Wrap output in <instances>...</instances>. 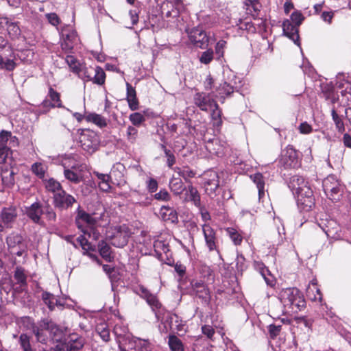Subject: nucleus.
I'll return each instance as SVG.
<instances>
[{
	"instance_id": "f257e3e1",
	"label": "nucleus",
	"mask_w": 351,
	"mask_h": 351,
	"mask_svg": "<svg viewBox=\"0 0 351 351\" xmlns=\"http://www.w3.org/2000/svg\"><path fill=\"white\" fill-rule=\"evenodd\" d=\"M108 215L102 213L98 216L97 214L90 215L84 211L80 210L75 218V223L79 229L84 234L88 235L93 239H98L100 232L99 227L105 226L108 223Z\"/></svg>"
},
{
	"instance_id": "f03ea898",
	"label": "nucleus",
	"mask_w": 351,
	"mask_h": 351,
	"mask_svg": "<svg viewBox=\"0 0 351 351\" xmlns=\"http://www.w3.org/2000/svg\"><path fill=\"white\" fill-rule=\"evenodd\" d=\"M289 187L296 195L299 209L304 212H308L313 208L315 198L313 191L302 177L299 176H293L289 182Z\"/></svg>"
},
{
	"instance_id": "7ed1b4c3",
	"label": "nucleus",
	"mask_w": 351,
	"mask_h": 351,
	"mask_svg": "<svg viewBox=\"0 0 351 351\" xmlns=\"http://www.w3.org/2000/svg\"><path fill=\"white\" fill-rule=\"evenodd\" d=\"M279 299L286 311L296 312L305 306L302 293L297 288H287L279 293Z\"/></svg>"
},
{
	"instance_id": "20e7f679",
	"label": "nucleus",
	"mask_w": 351,
	"mask_h": 351,
	"mask_svg": "<svg viewBox=\"0 0 351 351\" xmlns=\"http://www.w3.org/2000/svg\"><path fill=\"white\" fill-rule=\"evenodd\" d=\"M130 232L125 226L110 227L106 231V239L112 245L117 247H123L128 242Z\"/></svg>"
},
{
	"instance_id": "39448f33",
	"label": "nucleus",
	"mask_w": 351,
	"mask_h": 351,
	"mask_svg": "<svg viewBox=\"0 0 351 351\" xmlns=\"http://www.w3.org/2000/svg\"><path fill=\"white\" fill-rule=\"evenodd\" d=\"M322 184L324 193L331 200H339L342 194V187L334 176H328L326 178Z\"/></svg>"
},
{
	"instance_id": "423d86ee",
	"label": "nucleus",
	"mask_w": 351,
	"mask_h": 351,
	"mask_svg": "<svg viewBox=\"0 0 351 351\" xmlns=\"http://www.w3.org/2000/svg\"><path fill=\"white\" fill-rule=\"evenodd\" d=\"M280 163L285 168H297L300 166L298 152L291 145H288L282 152Z\"/></svg>"
},
{
	"instance_id": "0eeeda50",
	"label": "nucleus",
	"mask_w": 351,
	"mask_h": 351,
	"mask_svg": "<svg viewBox=\"0 0 351 351\" xmlns=\"http://www.w3.org/2000/svg\"><path fill=\"white\" fill-rule=\"evenodd\" d=\"M3 49L0 52V69L6 71H12L16 67L15 55L13 49L3 45Z\"/></svg>"
},
{
	"instance_id": "6e6552de",
	"label": "nucleus",
	"mask_w": 351,
	"mask_h": 351,
	"mask_svg": "<svg viewBox=\"0 0 351 351\" xmlns=\"http://www.w3.org/2000/svg\"><path fill=\"white\" fill-rule=\"evenodd\" d=\"M80 142L82 147L89 153L94 152L99 145L98 137L93 132L89 130L81 134Z\"/></svg>"
},
{
	"instance_id": "1a4fd4ad",
	"label": "nucleus",
	"mask_w": 351,
	"mask_h": 351,
	"mask_svg": "<svg viewBox=\"0 0 351 351\" xmlns=\"http://www.w3.org/2000/svg\"><path fill=\"white\" fill-rule=\"evenodd\" d=\"M204 187L206 193L210 197L215 196L219 186V176L215 171H208L204 174Z\"/></svg>"
},
{
	"instance_id": "9d476101",
	"label": "nucleus",
	"mask_w": 351,
	"mask_h": 351,
	"mask_svg": "<svg viewBox=\"0 0 351 351\" xmlns=\"http://www.w3.org/2000/svg\"><path fill=\"white\" fill-rule=\"evenodd\" d=\"M53 324L47 320L41 321L37 326H33V332L37 340L41 343H46L48 334L53 329Z\"/></svg>"
},
{
	"instance_id": "9b49d317",
	"label": "nucleus",
	"mask_w": 351,
	"mask_h": 351,
	"mask_svg": "<svg viewBox=\"0 0 351 351\" xmlns=\"http://www.w3.org/2000/svg\"><path fill=\"white\" fill-rule=\"evenodd\" d=\"M7 244L11 252L19 256H22L25 245L23 243V237L17 234H10L7 237Z\"/></svg>"
},
{
	"instance_id": "f8f14e48",
	"label": "nucleus",
	"mask_w": 351,
	"mask_h": 351,
	"mask_svg": "<svg viewBox=\"0 0 351 351\" xmlns=\"http://www.w3.org/2000/svg\"><path fill=\"white\" fill-rule=\"evenodd\" d=\"M63 166L64 175L67 180L75 184L81 182L83 177L82 173V165L76 163L71 167L66 166L65 164H63Z\"/></svg>"
},
{
	"instance_id": "ddd939ff",
	"label": "nucleus",
	"mask_w": 351,
	"mask_h": 351,
	"mask_svg": "<svg viewBox=\"0 0 351 351\" xmlns=\"http://www.w3.org/2000/svg\"><path fill=\"white\" fill-rule=\"evenodd\" d=\"M194 101L202 110L207 111L208 109L217 108V104L209 95L204 93H197L194 97Z\"/></svg>"
},
{
	"instance_id": "4468645a",
	"label": "nucleus",
	"mask_w": 351,
	"mask_h": 351,
	"mask_svg": "<svg viewBox=\"0 0 351 351\" xmlns=\"http://www.w3.org/2000/svg\"><path fill=\"white\" fill-rule=\"evenodd\" d=\"M189 40L197 47L203 48L207 45L208 38L206 32L199 28H193L188 32Z\"/></svg>"
},
{
	"instance_id": "2eb2a0df",
	"label": "nucleus",
	"mask_w": 351,
	"mask_h": 351,
	"mask_svg": "<svg viewBox=\"0 0 351 351\" xmlns=\"http://www.w3.org/2000/svg\"><path fill=\"white\" fill-rule=\"evenodd\" d=\"M53 202L56 207L67 208L73 205L75 202V199L72 195L67 194L64 190H62L53 195Z\"/></svg>"
},
{
	"instance_id": "dca6fc26",
	"label": "nucleus",
	"mask_w": 351,
	"mask_h": 351,
	"mask_svg": "<svg viewBox=\"0 0 351 351\" xmlns=\"http://www.w3.org/2000/svg\"><path fill=\"white\" fill-rule=\"evenodd\" d=\"M77 41V36L75 31L70 29L62 34L61 48L65 52L71 51Z\"/></svg>"
},
{
	"instance_id": "f3484780",
	"label": "nucleus",
	"mask_w": 351,
	"mask_h": 351,
	"mask_svg": "<svg viewBox=\"0 0 351 351\" xmlns=\"http://www.w3.org/2000/svg\"><path fill=\"white\" fill-rule=\"evenodd\" d=\"M25 213L27 217L34 223L43 225L41 215L43 214V210L40 203L34 202L31 206L25 208Z\"/></svg>"
},
{
	"instance_id": "a211bd4d",
	"label": "nucleus",
	"mask_w": 351,
	"mask_h": 351,
	"mask_svg": "<svg viewBox=\"0 0 351 351\" xmlns=\"http://www.w3.org/2000/svg\"><path fill=\"white\" fill-rule=\"evenodd\" d=\"M202 232L204 234L206 244L209 251L217 250V237L215 231L208 224L202 225Z\"/></svg>"
},
{
	"instance_id": "6ab92c4d",
	"label": "nucleus",
	"mask_w": 351,
	"mask_h": 351,
	"mask_svg": "<svg viewBox=\"0 0 351 351\" xmlns=\"http://www.w3.org/2000/svg\"><path fill=\"white\" fill-rule=\"evenodd\" d=\"M282 29L284 34L299 46L298 26L293 24L290 20L287 19L282 23Z\"/></svg>"
},
{
	"instance_id": "aec40b11",
	"label": "nucleus",
	"mask_w": 351,
	"mask_h": 351,
	"mask_svg": "<svg viewBox=\"0 0 351 351\" xmlns=\"http://www.w3.org/2000/svg\"><path fill=\"white\" fill-rule=\"evenodd\" d=\"M0 28H6L8 34L13 38H16L21 34L18 23L12 21L7 17H0Z\"/></svg>"
},
{
	"instance_id": "412c9836",
	"label": "nucleus",
	"mask_w": 351,
	"mask_h": 351,
	"mask_svg": "<svg viewBox=\"0 0 351 351\" xmlns=\"http://www.w3.org/2000/svg\"><path fill=\"white\" fill-rule=\"evenodd\" d=\"M14 174L12 170L8 169H3L1 170V183L3 189H1L0 191L3 192L5 189H11L14 186L15 184Z\"/></svg>"
},
{
	"instance_id": "4be33fe9",
	"label": "nucleus",
	"mask_w": 351,
	"mask_h": 351,
	"mask_svg": "<svg viewBox=\"0 0 351 351\" xmlns=\"http://www.w3.org/2000/svg\"><path fill=\"white\" fill-rule=\"evenodd\" d=\"M84 339L77 335H72L66 343V351H80L84 346Z\"/></svg>"
},
{
	"instance_id": "5701e85b",
	"label": "nucleus",
	"mask_w": 351,
	"mask_h": 351,
	"mask_svg": "<svg viewBox=\"0 0 351 351\" xmlns=\"http://www.w3.org/2000/svg\"><path fill=\"white\" fill-rule=\"evenodd\" d=\"M140 291L141 297L147 301V304L152 307L153 311L160 308L161 304L155 295L151 293L144 287H141Z\"/></svg>"
},
{
	"instance_id": "b1692460",
	"label": "nucleus",
	"mask_w": 351,
	"mask_h": 351,
	"mask_svg": "<svg viewBox=\"0 0 351 351\" xmlns=\"http://www.w3.org/2000/svg\"><path fill=\"white\" fill-rule=\"evenodd\" d=\"M206 148L210 154L218 156L224 154L225 146L217 138L208 141L206 144Z\"/></svg>"
},
{
	"instance_id": "393cba45",
	"label": "nucleus",
	"mask_w": 351,
	"mask_h": 351,
	"mask_svg": "<svg viewBox=\"0 0 351 351\" xmlns=\"http://www.w3.org/2000/svg\"><path fill=\"white\" fill-rule=\"evenodd\" d=\"M17 216L16 210L14 207L4 208L1 213V218L3 223L9 226L16 219Z\"/></svg>"
},
{
	"instance_id": "a878e982",
	"label": "nucleus",
	"mask_w": 351,
	"mask_h": 351,
	"mask_svg": "<svg viewBox=\"0 0 351 351\" xmlns=\"http://www.w3.org/2000/svg\"><path fill=\"white\" fill-rule=\"evenodd\" d=\"M93 174L99 180L98 182L99 189L104 192H109L111 189L110 184V176L108 174H104L97 171H94Z\"/></svg>"
},
{
	"instance_id": "bb28decb",
	"label": "nucleus",
	"mask_w": 351,
	"mask_h": 351,
	"mask_svg": "<svg viewBox=\"0 0 351 351\" xmlns=\"http://www.w3.org/2000/svg\"><path fill=\"white\" fill-rule=\"evenodd\" d=\"M95 73V67L86 66L82 64L80 67L79 72L76 73L80 78L85 82H89L93 80V75Z\"/></svg>"
},
{
	"instance_id": "cd10ccee",
	"label": "nucleus",
	"mask_w": 351,
	"mask_h": 351,
	"mask_svg": "<svg viewBox=\"0 0 351 351\" xmlns=\"http://www.w3.org/2000/svg\"><path fill=\"white\" fill-rule=\"evenodd\" d=\"M251 180L256 185L258 191V197H261L265 195V180L263 176L260 173H256L250 176Z\"/></svg>"
},
{
	"instance_id": "c85d7f7f",
	"label": "nucleus",
	"mask_w": 351,
	"mask_h": 351,
	"mask_svg": "<svg viewBox=\"0 0 351 351\" xmlns=\"http://www.w3.org/2000/svg\"><path fill=\"white\" fill-rule=\"evenodd\" d=\"M307 296L313 301H319L322 300L320 290L317 288V283L312 281L306 290Z\"/></svg>"
},
{
	"instance_id": "c756f323",
	"label": "nucleus",
	"mask_w": 351,
	"mask_h": 351,
	"mask_svg": "<svg viewBox=\"0 0 351 351\" xmlns=\"http://www.w3.org/2000/svg\"><path fill=\"white\" fill-rule=\"evenodd\" d=\"M255 267L257 270L259 271L263 278L265 279L267 285L271 287L274 285V280L273 278L269 277L270 274L269 270L265 267L263 263L255 262L254 263Z\"/></svg>"
},
{
	"instance_id": "7c9ffc66",
	"label": "nucleus",
	"mask_w": 351,
	"mask_h": 351,
	"mask_svg": "<svg viewBox=\"0 0 351 351\" xmlns=\"http://www.w3.org/2000/svg\"><path fill=\"white\" fill-rule=\"evenodd\" d=\"M100 255L106 261L110 262L113 259L111 247L104 241H101L98 245Z\"/></svg>"
},
{
	"instance_id": "2f4dec72",
	"label": "nucleus",
	"mask_w": 351,
	"mask_h": 351,
	"mask_svg": "<svg viewBox=\"0 0 351 351\" xmlns=\"http://www.w3.org/2000/svg\"><path fill=\"white\" fill-rule=\"evenodd\" d=\"M85 120L88 122H91L99 128L106 126L107 123L106 119L100 114L96 113H90L85 115Z\"/></svg>"
},
{
	"instance_id": "473e14b6",
	"label": "nucleus",
	"mask_w": 351,
	"mask_h": 351,
	"mask_svg": "<svg viewBox=\"0 0 351 351\" xmlns=\"http://www.w3.org/2000/svg\"><path fill=\"white\" fill-rule=\"evenodd\" d=\"M42 298L50 310H53L56 306H62V304L57 298L49 293H43Z\"/></svg>"
},
{
	"instance_id": "72a5a7b5",
	"label": "nucleus",
	"mask_w": 351,
	"mask_h": 351,
	"mask_svg": "<svg viewBox=\"0 0 351 351\" xmlns=\"http://www.w3.org/2000/svg\"><path fill=\"white\" fill-rule=\"evenodd\" d=\"M331 116L337 130L340 133H343L345 131L344 123L341 117L339 115L337 109L335 106L331 109Z\"/></svg>"
},
{
	"instance_id": "f704fd0d",
	"label": "nucleus",
	"mask_w": 351,
	"mask_h": 351,
	"mask_svg": "<svg viewBox=\"0 0 351 351\" xmlns=\"http://www.w3.org/2000/svg\"><path fill=\"white\" fill-rule=\"evenodd\" d=\"M193 290L199 298L206 299L209 295V290L202 282H195L193 284Z\"/></svg>"
},
{
	"instance_id": "c9c22d12",
	"label": "nucleus",
	"mask_w": 351,
	"mask_h": 351,
	"mask_svg": "<svg viewBox=\"0 0 351 351\" xmlns=\"http://www.w3.org/2000/svg\"><path fill=\"white\" fill-rule=\"evenodd\" d=\"M169 186L171 191L176 195L181 194L184 190V186L181 179L179 178H175L174 176L170 181Z\"/></svg>"
},
{
	"instance_id": "e433bc0d",
	"label": "nucleus",
	"mask_w": 351,
	"mask_h": 351,
	"mask_svg": "<svg viewBox=\"0 0 351 351\" xmlns=\"http://www.w3.org/2000/svg\"><path fill=\"white\" fill-rule=\"evenodd\" d=\"M186 199L188 201H192L197 206L200 205V196L197 190L192 186L188 187Z\"/></svg>"
},
{
	"instance_id": "4c0bfd02",
	"label": "nucleus",
	"mask_w": 351,
	"mask_h": 351,
	"mask_svg": "<svg viewBox=\"0 0 351 351\" xmlns=\"http://www.w3.org/2000/svg\"><path fill=\"white\" fill-rule=\"evenodd\" d=\"M48 97L50 99V106L52 108L58 107L60 108L62 107V102L60 100V94L56 91L53 88L51 87L49 89V93Z\"/></svg>"
},
{
	"instance_id": "58836bf2",
	"label": "nucleus",
	"mask_w": 351,
	"mask_h": 351,
	"mask_svg": "<svg viewBox=\"0 0 351 351\" xmlns=\"http://www.w3.org/2000/svg\"><path fill=\"white\" fill-rule=\"evenodd\" d=\"M227 234L232 241L234 245H240L243 240L242 235L234 228H228L226 229Z\"/></svg>"
},
{
	"instance_id": "ea45409f",
	"label": "nucleus",
	"mask_w": 351,
	"mask_h": 351,
	"mask_svg": "<svg viewBox=\"0 0 351 351\" xmlns=\"http://www.w3.org/2000/svg\"><path fill=\"white\" fill-rule=\"evenodd\" d=\"M105 78L106 74L104 70L99 66H95L92 80L93 83L102 85L105 82Z\"/></svg>"
},
{
	"instance_id": "a19ab883",
	"label": "nucleus",
	"mask_w": 351,
	"mask_h": 351,
	"mask_svg": "<svg viewBox=\"0 0 351 351\" xmlns=\"http://www.w3.org/2000/svg\"><path fill=\"white\" fill-rule=\"evenodd\" d=\"M45 187L47 191L53 193L54 195L62 191L60 183L53 178L45 182Z\"/></svg>"
},
{
	"instance_id": "79ce46f5",
	"label": "nucleus",
	"mask_w": 351,
	"mask_h": 351,
	"mask_svg": "<svg viewBox=\"0 0 351 351\" xmlns=\"http://www.w3.org/2000/svg\"><path fill=\"white\" fill-rule=\"evenodd\" d=\"M169 346L172 351H183V345L182 341L174 335L169 337Z\"/></svg>"
},
{
	"instance_id": "37998d69",
	"label": "nucleus",
	"mask_w": 351,
	"mask_h": 351,
	"mask_svg": "<svg viewBox=\"0 0 351 351\" xmlns=\"http://www.w3.org/2000/svg\"><path fill=\"white\" fill-rule=\"evenodd\" d=\"M65 61L72 72L74 73L79 72L80 67L82 64L75 57L73 56H67L66 57Z\"/></svg>"
},
{
	"instance_id": "c03bdc74",
	"label": "nucleus",
	"mask_w": 351,
	"mask_h": 351,
	"mask_svg": "<svg viewBox=\"0 0 351 351\" xmlns=\"http://www.w3.org/2000/svg\"><path fill=\"white\" fill-rule=\"evenodd\" d=\"M97 332L104 341L110 340V331L105 324H101L96 328Z\"/></svg>"
},
{
	"instance_id": "a18cd8bd",
	"label": "nucleus",
	"mask_w": 351,
	"mask_h": 351,
	"mask_svg": "<svg viewBox=\"0 0 351 351\" xmlns=\"http://www.w3.org/2000/svg\"><path fill=\"white\" fill-rule=\"evenodd\" d=\"M9 142V145L12 143H17V138L15 136H12V133L8 131H1L0 133V144L4 145Z\"/></svg>"
},
{
	"instance_id": "49530a36",
	"label": "nucleus",
	"mask_w": 351,
	"mask_h": 351,
	"mask_svg": "<svg viewBox=\"0 0 351 351\" xmlns=\"http://www.w3.org/2000/svg\"><path fill=\"white\" fill-rule=\"evenodd\" d=\"M173 171L179 176H182L185 180H187L188 178H193L195 176V173L188 167H175L173 169Z\"/></svg>"
},
{
	"instance_id": "de8ad7c7",
	"label": "nucleus",
	"mask_w": 351,
	"mask_h": 351,
	"mask_svg": "<svg viewBox=\"0 0 351 351\" xmlns=\"http://www.w3.org/2000/svg\"><path fill=\"white\" fill-rule=\"evenodd\" d=\"M77 244L80 245L83 250V254L89 251H93L91 244L88 240L82 235L77 237L76 239Z\"/></svg>"
},
{
	"instance_id": "09e8293b",
	"label": "nucleus",
	"mask_w": 351,
	"mask_h": 351,
	"mask_svg": "<svg viewBox=\"0 0 351 351\" xmlns=\"http://www.w3.org/2000/svg\"><path fill=\"white\" fill-rule=\"evenodd\" d=\"M32 172L39 178H43L45 176L46 167L41 162H35L32 165Z\"/></svg>"
},
{
	"instance_id": "8fccbe9b",
	"label": "nucleus",
	"mask_w": 351,
	"mask_h": 351,
	"mask_svg": "<svg viewBox=\"0 0 351 351\" xmlns=\"http://www.w3.org/2000/svg\"><path fill=\"white\" fill-rule=\"evenodd\" d=\"M130 121L134 125L138 126L145 121V117L140 112H134L130 115Z\"/></svg>"
},
{
	"instance_id": "3c124183",
	"label": "nucleus",
	"mask_w": 351,
	"mask_h": 351,
	"mask_svg": "<svg viewBox=\"0 0 351 351\" xmlns=\"http://www.w3.org/2000/svg\"><path fill=\"white\" fill-rule=\"evenodd\" d=\"M213 59V49H208L205 51H204L200 58H199V61L204 64H209Z\"/></svg>"
},
{
	"instance_id": "603ef678",
	"label": "nucleus",
	"mask_w": 351,
	"mask_h": 351,
	"mask_svg": "<svg viewBox=\"0 0 351 351\" xmlns=\"http://www.w3.org/2000/svg\"><path fill=\"white\" fill-rule=\"evenodd\" d=\"M10 154L11 150L8 146L0 144V164L4 163Z\"/></svg>"
},
{
	"instance_id": "864d4df0",
	"label": "nucleus",
	"mask_w": 351,
	"mask_h": 351,
	"mask_svg": "<svg viewBox=\"0 0 351 351\" xmlns=\"http://www.w3.org/2000/svg\"><path fill=\"white\" fill-rule=\"evenodd\" d=\"M136 345L140 351H152V346L148 340L138 339Z\"/></svg>"
},
{
	"instance_id": "5fc2aeb1",
	"label": "nucleus",
	"mask_w": 351,
	"mask_h": 351,
	"mask_svg": "<svg viewBox=\"0 0 351 351\" xmlns=\"http://www.w3.org/2000/svg\"><path fill=\"white\" fill-rule=\"evenodd\" d=\"M19 340L21 346L24 351H33L30 346L29 337L27 335H21Z\"/></svg>"
},
{
	"instance_id": "6e6d98bb",
	"label": "nucleus",
	"mask_w": 351,
	"mask_h": 351,
	"mask_svg": "<svg viewBox=\"0 0 351 351\" xmlns=\"http://www.w3.org/2000/svg\"><path fill=\"white\" fill-rule=\"evenodd\" d=\"M233 91V87L226 82L220 84L219 87V93L220 95H230Z\"/></svg>"
},
{
	"instance_id": "4d7b16f0",
	"label": "nucleus",
	"mask_w": 351,
	"mask_h": 351,
	"mask_svg": "<svg viewBox=\"0 0 351 351\" xmlns=\"http://www.w3.org/2000/svg\"><path fill=\"white\" fill-rule=\"evenodd\" d=\"M304 19V18L302 16V13L298 11L293 12L291 15V21L293 23L294 25L298 27L302 23Z\"/></svg>"
},
{
	"instance_id": "13d9d810",
	"label": "nucleus",
	"mask_w": 351,
	"mask_h": 351,
	"mask_svg": "<svg viewBox=\"0 0 351 351\" xmlns=\"http://www.w3.org/2000/svg\"><path fill=\"white\" fill-rule=\"evenodd\" d=\"M14 278L21 285H25L26 282V276L24 274V271L21 268L16 269L14 274Z\"/></svg>"
},
{
	"instance_id": "bf43d9fd",
	"label": "nucleus",
	"mask_w": 351,
	"mask_h": 351,
	"mask_svg": "<svg viewBox=\"0 0 351 351\" xmlns=\"http://www.w3.org/2000/svg\"><path fill=\"white\" fill-rule=\"evenodd\" d=\"M154 198L160 201H168L170 199V195L167 190H160L158 193L154 195Z\"/></svg>"
},
{
	"instance_id": "052dcab7",
	"label": "nucleus",
	"mask_w": 351,
	"mask_h": 351,
	"mask_svg": "<svg viewBox=\"0 0 351 351\" xmlns=\"http://www.w3.org/2000/svg\"><path fill=\"white\" fill-rule=\"evenodd\" d=\"M137 133H138V131L135 128H134L132 126H129L127 129L128 139L130 142L133 143L134 141H135V140L136 138Z\"/></svg>"
},
{
	"instance_id": "680f3d73",
	"label": "nucleus",
	"mask_w": 351,
	"mask_h": 351,
	"mask_svg": "<svg viewBox=\"0 0 351 351\" xmlns=\"http://www.w3.org/2000/svg\"><path fill=\"white\" fill-rule=\"evenodd\" d=\"M162 148L164 149L165 155L167 158V165L169 167H172L176 162V158L174 155L169 150L167 149L164 145H162Z\"/></svg>"
},
{
	"instance_id": "e2e57ef3",
	"label": "nucleus",
	"mask_w": 351,
	"mask_h": 351,
	"mask_svg": "<svg viewBox=\"0 0 351 351\" xmlns=\"http://www.w3.org/2000/svg\"><path fill=\"white\" fill-rule=\"evenodd\" d=\"M46 17L48 20V21L54 26H57L60 22V18L56 13H49L46 14Z\"/></svg>"
},
{
	"instance_id": "0e129e2a",
	"label": "nucleus",
	"mask_w": 351,
	"mask_h": 351,
	"mask_svg": "<svg viewBox=\"0 0 351 351\" xmlns=\"http://www.w3.org/2000/svg\"><path fill=\"white\" fill-rule=\"evenodd\" d=\"M126 100L131 110H136L138 109L139 103L136 97L126 98Z\"/></svg>"
},
{
	"instance_id": "69168bd1",
	"label": "nucleus",
	"mask_w": 351,
	"mask_h": 351,
	"mask_svg": "<svg viewBox=\"0 0 351 351\" xmlns=\"http://www.w3.org/2000/svg\"><path fill=\"white\" fill-rule=\"evenodd\" d=\"M333 11H324L321 14V19L326 23L330 24L334 16Z\"/></svg>"
},
{
	"instance_id": "338daca9",
	"label": "nucleus",
	"mask_w": 351,
	"mask_h": 351,
	"mask_svg": "<svg viewBox=\"0 0 351 351\" xmlns=\"http://www.w3.org/2000/svg\"><path fill=\"white\" fill-rule=\"evenodd\" d=\"M300 132L304 134H310L313 129L311 125L306 122L302 123L298 128Z\"/></svg>"
},
{
	"instance_id": "774afa93",
	"label": "nucleus",
	"mask_w": 351,
	"mask_h": 351,
	"mask_svg": "<svg viewBox=\"0 0 351 351\" xmlns=\"http://www.w3.org/2000/svg\"><path fill=\"white\" fill-rule=\"evenodd\" d=\"M226 45V42L223 40H220L217 42L215 46V52L219 56H222L223 55V49L225 48Z\"/></svg>"
}]
</instances>
